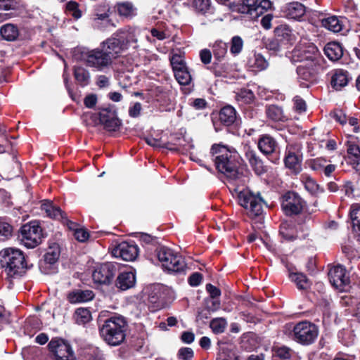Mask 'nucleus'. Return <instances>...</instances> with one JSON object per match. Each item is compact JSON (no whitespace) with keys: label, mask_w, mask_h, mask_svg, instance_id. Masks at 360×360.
Here are the masks:
<instances>
[{"label":"nucleus","mask_w":360,"mask_h":360,"mask_svg":"<svg viewBox=\"0 0 360 360\" xmlns=\"http://www.w3.org/2000/svg\"><path fill=\"white\" fill-rule=\"evenodd\" d=\"M304 188L312 195H319L324 192V189L321 187L312 178L307 177L304 181Z\"/></svg>","instance_id":"864d4df0"},{"label":"nucleus","mask_w":360,"mask_h":360,"mask_svg":"<svg viewBox=\"0 0 360 360\" xmlns=\"http://www.w3.org/2000/svg\"><path fill=\"white\" fill-rule=\"evenodd\" d=\"M114 281L115 286L121 290H127L133 288L136 284V274L132 271H124L117 274Z\"/></svg>","instance_id":"c85d7f7f"},{"label":"nucleus","mask_w":360,"mask_h":360,"mask_svg":"<svg viewBox=\"0 0 360 360\" xmlns=\"http://www.w3.org/2000/svg\"><path fill=\"white\" fill-rule=\"evenodd\" d=\"M243 47V41L240 36H234L231 40L230 52L233 56L238 55Z\"/></svg>","instance_id":"6e6d98bb"},{"label":"nucleus","mask_w":360,"mask_h":360,"mask_svg":"<svg viewBox=\"0 0 360 360\" xmlns=\"http://www.w3.org/2000/svg\"><path fill=\"white\" fill-rule=\"evenodd\" d=\"M292 340L302 345H309L314 343L319 335V328L313 323L303 321L293 326Z\"/></svg>","instance_id":"9b49d317"},{"label":"nucleus","mask_w":360,"mask_h":360,"mask_svg":"<svg viewBox=\"0 0 360 360\" xmlns=\"http://www.w3.org/2000/svg\"><path fill=\"white\" fill-rule=\"evenodd\" d=\"M330 116L341 125L345 124L347 122V115L342 109H335L330 112Z\"/></svg>","instance_id":"69168bd1"},{"label":"nucleus","mask_w":360,"mask_h":360,"mask_svg":"<svg viewBox=\"0 0 360 360\" xmlns=\"http://www.w3.org/2000/svg\"><path fill=\"white\" fill-rule=\"evenodd\" d=\"M66 300L72 304L88 302L90 300V290L75 289L69 291L66 295Z\"/></svg>","instance_id":"f704fd0d"},{"label":"nucleus","mask_w":360,"mask_h":360,"mask_svg":"<svg viewBox=\"0 0 360 360\" xmlns=\"http://www.w3.org/2000/svg\"><path fill=\"white\" fill-rule=\"evenodd\" d=\"M352 229L355 233L356 240L360 242V206H352L349 212Z\"/></svg>","instance_id":"58836bf2"},{"label":"nucleus","mask_w":360,"mask_h":360,"mask_svg":"<svg viewBox=\"0 0 360 360\" xmlns=\"http://www.w3.org/2000/svg\"><path fill=\"white\" fill-rule=\"evenodd\" d=\"M217 120L221 125L226 127L233 134H237L242 123L240 115L231 105H226L220 108Z\"/></svg>","instance_id":"4468645a"},{"label":"nucleus","mask_w":360,"mask_h":360,"mask_svg":"<svg viewBox=\"0 0 360 360\" xmlns=\"http://www.w3.org/2000/svg\"><path fill=\"white\" fill-rule=\"evenodd\" d=\"M265 45L268 50L272 51L274 53L279 52L284 46L279 41L276 40L275 37L273 39H269Z\"/></svg>","instance_id":"0e129e2a"},{"label":"nucleus","mask_w":360,"mask_h":360,"mask_svg":"<svg viewBox=\"0 0 360 360\" xmlns=\"http://www.w3.org/2000/svg\"><path fill=\"white\" fill-rule=\"evenodd\" d=\"M193 350L190 347H181L177 353L179 360H193Z\"/></svg>","instance_id":"e2e57ef3"},{"label":"nucleus","mask_w":360,"mask_h":360,"mask_svg":"<svg viewBox=\"0 0 360 360\" xmlns=\"http://www.w3.org/2000/svg\"><path fill=\"white\" fill-rule=\"evenodd\" d=\"M111 253L115 257L131 262L138 257L139 248L134 242L122 241L112 249Z\"/></svg>","instance_id":"a211bd4d"},{"label":"nucleus","mask_w":360,"mask_h":360,"mask_svg":"<svg viewBox=\"0 0 360 360\" xmlns=\"http://www.w3.org/2000/svg\"><path fill=\"white\" fill-rule=\"evenodd\" d=\"M272 353L274 357H277L281 360H289L292 357V349L285 345L274 346L272 347Z\"/></svg>","instance_id":"09e8293b"},{"label":"nucleus","mask_w":360,"mask_h":360,"mask_svg":"<svg viewBox=\"0 0 360 360\" xmlns=\"http://www.w3.org/2000/svg\"><path fill=\"white\" fill-rule=\"evenodd\" d=\"M345 146H347L346 161L347 164L360 174V146L352 141H346Z\"/></svg>","instance_id":"393cba45"},{"label":"nucleus","mask_w":360,"mask_h":360,"mask_svg":"<svg viewBox=\"0 0 360 360\" xmlns=\"http://www.w3.org/2000/svg\"><path fill=\"white\" fill-rule=\"evenodd\" d=\"M319 20L322 27L331 32H338L342 30V25L339 18L335 15L323 18Z\"/></svg>","instance_id":"4c0bfd02"},{"label":"nucleus","mask_w":360,"mask_h":360,"mask_svg":"<svg viewBox=\"0 0 360 360\" xmlns=\"http://www.w3.org/2000/svg\"><path fill=\"white\" fill-rule=\"evenodd\" d=\"M72 59L77 62H84L89 66L90 63V50L86 47H75L72 51Z\"/></svg>","instance_id":"79ce46f5"},{"label":"nucleus","mask_w":360,"mask_h":360,"mask_svg":"<svg viewBox=\"0 0 360 360\" xmlns=\"http://www.w3.org/2000/svg\"><path fill=\"white\" fill-rule=\"evenodd\" d=\"M66 12L75 20L79 19L82 16V11L79 9V4L75 1H70L66 4Z\"/></svg>","instance_id":"4d7b16f0"},{"label":"nucleus","mask_w":360,"mask_h":360,"mask_svg":"<svg viewBox=\"0 0 360 360\" xmlns=\"http://www.w3.org/2000/svg\"><path fill=\"white\" fill-rule=\"evenodd\" d=\"M227 322L224 318L213 319L210 323V327L214 334H221L225 331Z\"/></svg>","instance_id":"603ef678"},{"label":"nucleus","mask_w":360,"mask_h":360,"mask_svg":"<svg viewBox=\"0 0 360 360\" xmlns=\"http://www.w3.org/2000/svg\"><path fill=\"white\" fill-rule=\"evenodd\" d=\"M141 242L146 244V245H152L155 246V248L160 245L158 243V238L155 236H153L150 234L146 233H141L140 236Z\"/></svg>","instance_id":"338daca9"},{"label":"nucleus","mask_w":360,"mask_h":360,"mask_svg":"<svg viewBox=\"0 0 360 360\" xmlns=\"http://www.w3.org/2000/svg\"><path fill=\"white\" fill-rule=\"evenodd\" d=\"M161 292L159 289L154 288L150 290L148 294V302L152 304L150 307L153 308V311L160 309L162 307V302L160 300Z\"/></svg>","instance_id":"8fccbe9b"},{"label":"nucleus","mask_w":360,"mask_h":360,"mask_svg":"<svg viewBox=\"0 0 360 360\" xmlns=\"http://www.w3.org/2000/svg\"><path fill=\"white\" fill-rule=\"evenodd\" d=\"M255 334L252 332L244 333L241 337V345L245 349H252L255 347Z\"/></svg>","instance_id":"5fc2aeb1"},{"label":"nucleus","mask_w":360,"mask_h":360,"mask_svg":"<svg viewBox=\"0 0 360 360\" xmlns=\"http://www.w3.org/2000/svg\"><path fill=\"white\" fill-rule=\"evenodd\" d=\"M245 157L255 174L261 176L268 171L267 166L264 165L262 159L250 146L245 147Z\"/></svg>","instance_id":"4be33fe9"},{"label":"nucleus","mask_w":360,"mask_h":360,"mask_svg":"<svg viewBox=\"0 0 360 360\" xmlns=\"http://www.w3.org/2000/svg\"><path fill=\"white\" fill-rule=\"evenodd\" d=\"M328 278L332 285L340 290H346L349 287V277L347 275L346 269L340 264L329 270Z\"/></svg>","instance_id":"6ab92c4d"},{"label":"nucleus","mask_w":360,"mask_h":360,"mask_svg":"<svg viewBox=\"0 0 360 360\" xmlns=\"http://www.w3.org/2000/svg\"><path fill=\"white\" fill-rule=\"evenodd\" d=\"M303 155L301 146L298 144L287 145L283 162L285 168L294 174H298L302 171Z\"/></svg>","instance_id":"2eb2a0df"},{"label":"nucleus","mask_w":360,"mask_h":360,"mask_svg":"<svg viewBox=\"0 0 360 360\" xmlns=\"http://www.w3.org/2000/svg\"><path fill=\"white\" fill-rule=\"evenodd\" d=\"M239 204L247 210L250 218L260 217L264 212L265 201L260 193H254L249 189H243L238 195Z\"/></svg>","instance_id":"6e6552de"},{"label":"nucleus","mask_w":360,"mask_h":360,"mask_svg":"<svg viewBox=\"0 0 360 360\" xmlns=\"http://www.w3.org/2000/svg\"><path fill=\"white\" fill-rule=\"evenodd\" d=\"M13 231V226L4 219L0 218V241H6L10 239Z\"/></svg>","instance_id":"3c124183"},{"label":"nucleus","mask_w":360,"mask_h":360,"mask_svg":"<svg viewBox=\"0 0 360 360\" xmlns=\"http://www.w3.org/2000/svg\"><path fill=\"white\" fill-rule=\"evenodd\" d=\"M192 6L198 14L206 15L213 13L210 0H193Z\"/></svg>","instance_id":"c03bdc74"},{"label":"nucleus","mask_w":360,"mask_h":360,"mask_svg":"<svg viewBox=\"0 0 360 360\" xmlns=\"http://www.w3.org/2000/svg\"><path fill=\"white\" fill-rule=\"evenodd\" d=\"M274 33L276 40L285 46L292 45L295 39L292 28L287 24L277 25L274 28Z\"/></svg>","instance_id":"a878e982"},{"label":"nucleus","mask_w":360,"mask_h":360,"mask_svg":"<svg viewBox=\"0 0 360 360\" xmlns=\"http://www.w3.org/2000/svg\"><path fill=\"white\" fill-rule=\"evenodd\" d=\"M74 76L77 82L82 86L89 84V74L88 70L81 66L74 67Z\"/></svg>","instance_id":"49530a36"},{"label":"nucleus","mask_w":360,"mask_h":360,"mask_svg":"<svg viewBox=\"0 0 360 360\" xmlns=\"http://www.w3.org/2000/svg\"><path fill=\"white\" fill-rule=\"evenodd\" d=\"M73 318L77 324L85 326L90 322V308L79 307L76 309L73 314Z\"/></svg>","instance_id":"ea45409f"},{"label":"nucleus","mask_w":360,"mask_h":360,"mask_svg":"<svg viewBox=\"0 0 360 360\" xmlns=\"http://www.w3.org/2000/svg\"><path fill=\"white\" fill-rule=\"evenodd\" d=\"M60 255V248L58 244L53 243L50 245L46 253L44 255V263L45 264L53 265L58 262Z\"/></svg>","instance_id":"e433bc0d"},{"label":"nucleus","mask_w":360,"mask_h":360,"mask_svg":"<svg viewBox=\"0 0 360 360\" xmlns=\"http://www.w3.org/2000/svg\"><path fill=\"white\" fill-rule=\"evenodd\" d=\"M91 270V279L96 288L111 285L119 272L120 265L116 262L97 263Z\"/></svg>","instance_id":"423d86ee"},{"label":"nucleus","mask_w":360,"mask_h":360,"mask_svg":"<svg viewBox=\"0 0 360 360\" xmlns=\"http://www.w3.org/2000/svg\"><path fill=\"white\" fill-rule=\"evenodd\" d=\"M269 0H240L231 4L232 11L248 14L252 18H257L271 7Z\"/></svg>","instance_id":"1a4fd4ad"},{"label":"nucleus","mask_w":360,"mask_h":360,"mask_svg":"<svg viewBox=\"0 0 360 360\" xmlns=\"http://www.w3.org/2000/svg\"><path fill=\"white\" fill-rule=\"evenodd\" d=\"M331 87L335 91H341L352 80L349 72L343 69H335L330 73Z\"/></svg>","instance_id":"b1692460"},{"label":"nucleus","mask_w":360,"mask_h":360,"mask_svg":"<svg viewBox=\"0 0 360 360\" xmlns=\"http://www.w3.org/2000/svg\"><path fill=\"white\" fill-rule=\"evenodd\" d=\"M279 234L287 241H293L297 238L294 227L288 221L281 224L279 226Z\"/></svg>","instance_id":"a19ab883"},{"label":"nucleus","mask_w":360,"mask_h":360,"mask_svg":"<svg viewBox=\"0 0 360 360\" xmlns=\"http://www.w3.org/2000/svg\"><path fill=\"white\" fill-rule=\"evenodd\" d=\"M288 278L294 283L298 290L308 292L312 285L311 281L302 272L296 271V268H288Z\"/></svg>","instance_id":"5701e85b"},{"label":"nucleus","mask_w":360,"mask_h":360,"mask_svg":"<svg viewBox=\"0 0 360 360\" xmlns=\"http://www.w3.org/2000/svg\"><path fill=\"white\" fill-rule=\"evenodd\" d=\"M269 63L261 53H255L254 55V62L252 65V67L257 69V70H265Z\"/></svg>","instance_id":"bf43d9fd"},{"label":"nucleus","mask_w":360,"mask_h":360,"mask_svg":"<svg viewBox=\"0 0 360 360\" xmlns=\"http://www.w3.org/2000/svg\"><path fill=\"white\" fill-rule=\"evenodd\" d=\"M228 51V44L222 41H217L212 46V53L214 60H224Z\"/></svg>","instance_id":"a18cd8bd"},{"label":"nucleus","mask_w":360,"mask_h":360,"mask_svg":"<svg viewBox=\"0 0 360 360\" xmlns=\"http://www.w3.org/2000/svg\"><path fill=\"white\" fill-rule=\"evenodd\" d=\"M305 6L297 1L287 4L283 9V13L288 19L299 20L306 13Z\"/></svg>","instance_id":"cd10ccee"},{"label":"nucleus","mask_w":360,"mask_h":360,"mask_svg":"<svg viewBox=\"0 0 360 360\" xmlns=\"http://www.w3.org/2000/svg\"><path fill=\"white\" fill-rule=\"evenodd\" d=\"M174 75L175 79L181 85H188L192 80L191 73L187 66L174 71Z\"/></svg>","instance_id":"de8ad7c7"},{"label":"nucleus","mask_w":360,"mask_h":360,"mask_svg":"<svg viewBox=\"0 0 360 360\" xmlns=\"http://www.w3.org/2000/svg\"><path fill=\"white\" fill-rule=\"evenodd\" d=\"M21 241L27 248H34L41 243L42 229L37 221L22 225L20 229Z\"/></svg>","instance_id":"ddd939ff"},{"label":"nucleus","mask_w":360,"mask_h":360,"mask_svg":"<svg viewBox=\"0 0 360 360\" xmlns=\"http://www.w3.org/2000/svg\"><path fill=\"white\" fill-rule=\"evenodd\" d=\"M48 348L56 360H74V353L69 342L61 338H53Z\"/></svg>","instance_id":"f3484780"},{"label":"nucleus","mask_w":360,"mask_h":360,"mask_svg":"<svg viewBox=\"0 0 360 360\" xmlns=\"http://www.w3.org/2000/svg\"><path fill=\"white\" fill-rule=\"evenodd\" d=\"M216 77H226L231 70V65L224 60H214L212 65L207 67Z\"/></svg>","instance_id":"72a5a7b5"},{"label":"nucleus","mask_w":360,"mask_h":360,"mask_svg":"<svg viewBox=\"0 0 360 360\" xmlns=\"http://www.w3.org/2000/svg\"><path fill=\"white\" fill-rule=\"evenodd\" d=\"M202 280V275L199 272H194L188 277V282L191 286H198Z\"/></svg>","instance_id":"774afa93"},{"label":"nucleus","mask_w":360,"mask_h":360,"mask_svg":"<svg viewBox=\"0 0 360 360\" xmlns=\"http://www.w3.org/2000/svg\"><path fill=\"white\" fill-rule=\"evenodd\" d=\"M281 210L288 217L297 216L298 225L305 224L311 219L310 213L304 212L306 201L295 191H288L280 198Z\"/></svg>","instance_id":"20e7f679"},{"label":"nucleus","mask_w":360,"mask_h":360,"mask_svg":"<svg viewBox=\"0 0 360 360\" xmlns=\"http://www.w3.org/2000/svg\"><path fill=\"white\" fill-rule=\"evenodd\" d=\"M116 36L124 39L126 43V50L128 49L129 44L132 42H136V39L134 32L130 30H119L116 32Z\"/></svg>","instance_id":"13d9d810"},{"label":"nucleus","mask_w":360,"mask_h":360,"mask_svg":"<svg viewBox=\"0 0 360 360\" xmlns=\"http://www.w3.org/2000/svg\"><path fill=\"white\" fill-rule=\"evenodd\" d=\"M293 108L299 114L303 113L307 110V103L300 96H295L293 99Z\"/></svg>","instance_id":"052dcab7"},{"label":"nucleus","mask_w":360,"mask_h":360,"mask_svg":"<svg viewBox=\"0 0 360 360\" xmlns=\"http://www.w3.org/2000/svg\"><path fill=\"white\" fill-rule=\"evenodd\" d=\"M112 11L124 19H131L136 15V8L130 1L117 2L112 7Z\"/></svg>","instance_id":"c756f323"},{"label":"nucleus","mask_w":360,"mask_h":360,"mask_svg":"<svg viewBox=\"0 0 360 360\" xmlns=\"http://www.w3.org/2000/svg\"><path fill=\"white\" fill-rule=\"evenodd\" d=\"M255 98L254 92L246 88L240 89L236 95V99L238 102L247 105L254 103Z\"/></svg>","instance_id":"37998d69"},{"label":"nucleus","mask_w":360,"mask_h":360,"mask_svg":"<svg viewBox=\"0 0 360 360\" xmlns=\"http://www.w3.org/2000/svg\"><path fill=\"white\" fill-rule=\"evenodd\" d=\"M170 63L173 72L179 70V68L180 69L186 67L185 60L179 54H174L170 58Z\"/></svg>","instance_id":"680f3d73"},{"label":"nucleus","mask_w":360,"mask_h":360,"mask_svg":"<svg viewBox=\"0 0 360 360\" xmlns=\"http://www.w3.org/2000/svg\"><path fill=\"white\" fill-rule=\"evenodd\" d=\"M0 266L11 283L13 279L22 277L28 269L32 267L29 264L27 256L20 249L7 248L0 251Z\"/></svg>","instance_id":"f03ea898"},{"label":"nucleus","mask_w":360,"mask_h":360,"mask_svg":"<svg viewBox=\"0 0 360 360\" xmlns=\"http://www.w3.org/2000/svg\"><path fill=\"white\" fill-rule=\"evenodd\" d=\"M210 153L218 172L231 180L240 178L239 168L242 159L236 149L222 143H214Z\"/></svg>","instance_id":"f257e3e1"},{"label":"nucleus","mask_w":360,"mask_h":360,"mask_svg":"<svg viewBox=\"0 0 360 360\" xmlns=\"http://www.w3.org/2000/svg\"><path fill=\"white\" fill-rule=\"evenodd\" d=\"M112 60L110 55H108L102 48L101 50H91V67L102 70L111 64Z\"/></svg>","instance_id":"bb28decb"},{"label":"nucleus","mask_w":360,"mask_h":360,"mask_svg":"<svg viewBox=\"0 0 360 360\" xmlns=\"http://www.w3.org/2000/svg\"><path fill=\"white\" fill-rule=\"evenodd\" d=\"M124 40V38L117 37L115 32L110 38L101 43V48L110 55L112 59L116 58L126 50V43Z\"/></svg>","instance_id":"412c9836"},{"label":"nucleus","mask_w":360,"mask_h":360,"mask_svg":"<svg viewBox=\"0 0 360 360\" xmlns=\"http://www.w3.org/2000/svg\"><path fill=\"white\" fill-rule=\"evenodd\" d=\"M265 113L267 118L274 122H285L288 120V117L284 112L283 108L278 105L271 104L266 105Z\"/></svg>","instance_id":"473e14b6"},{"label":"nucleus","mask_w":360,"mask_h":360,"mask_svg":"<svg viewBox=\"0 0 360 360\" xmlns=\"http://www.w3.org/2000/svg\"><path fill=\"white\" fill-rule=\"evenodd\" d=\"M324 53L331 61H338L343 56L344 48L342 45L337 41H330L326 44Z\"/></svg>","instance_id":"2f4dec72"},{"label":"nucleus","mask_w":360,"mask_h":360,"mask_svg":"<svg viewBox=\"0 0 360 360\" xmlns=\"http://www.w3.org/2000/svg\"><path fill=\"white\" fill-rule=\"evenodd\" d=\"M97 322L101 337L108 345L117 346L124 341L128 328L126 317L114 314L103 320V316L100 314Z\"/></svg>","instance_id":"7ed1b4c3"},{"label":"nucleus","mask_w":360,"mask_h":360,"mask_svg":"<svg viewBox=\"0 0 360 360\" xmlns=\"http://www.w3.org/2000/svg\"><path fill=\"white\" fill-rule=\"evenodd\" d=\"M0 34L4 40L13 41L19 36V30L17 25L12 23H6L0 27Z\"/></svg>","instance_id":"c9c22d12"},{"label":"nucleus","mask_w":360,"mask_h":360,"mask_svg":"<svg viewBox=\"0 0 360 360\" xmlns=\"http://www.w3.org/2000/svg\"><path fill=\"white\" fill-rule=\"evenodd\" d=\"M112 13V7L105 1L95 6L94 26L101 30H105L110 26L115 27L116 25L109 18Z\"/></svg>","instance_id":"dca6fc26"},{"label":"nucleus","mask_w":360,"mask_h":360,"mask_svg":"<svg viewBox=\"0 0 360 360\" xmlns=\"http://www.w3.org/2000/svg\"><path fill=\"white\" fill-rule=\"evenodd\" d=\"M290 58L292 63H301V64H309L312 60H322L316 46H312L311 51L306 48H295Z\"/></svg>","instance_id":"aec40b11"},{"label":"nucleus","mask_w":360,"mask_h":360,"mask_svg":"<svg viewBox=\"0 0 360 360\" xmlns=\"http://www.w3.org/2000/svg\"><path fill=\"white\" fill-rule=\"evenodd\" d=\"M259 151L275 165L280 163L281 150L277 141L270 134H264L259 136L257 141Z\"/></svg>","instance_id":"f8f14e48"},{"label":"nucleus","mask_w":360,"mask_h":360,"mask_svg":"<svg viewBox=\"0 0 360 360\" xmlns=\"http://www.w3.org/2000/svg\"><path fill=\"white\" fill-rule=\"evenodd\" d=\"M321 61L312 60L309 64H300L297 67L296 72L301 87L308 88L318 82L319 73L323 69Z\"/></svg>","instance_id":"9d476101"},{"label":"nucleus","mask_w":360,"mask_h":360,"mask_svg":"<svg viewBox=\"0 0 360 360\" xmlns=\"http://www.w3.org/2000/svg\"><path fill=\"white\" fill-rule=\"evenodd\" d=\"M155 255L165 271L175 274L186 271V264L184 259L172 248L158 245L155 249Z\"/></svg>","instance_id":"39448f33"},{"label":"nucleus","mask_w":360,"mask_h":360,"mask_svg":"<svg viewBox=\"0 0 360 360\" xmlns=\"http://www.w3.org/2000/svg\"><path fill=\"white\" fill-rule=\"evenodd\" d=\"M41 207V210L44 211L49 218L58 220L60 222L66 215L65 212L49 200H44Z\"/></svg>","instance_id":"7c9ffc66"},{"label":"nucleus","mask_w":360,"mask_h":360,"mask_svg":"<svg viewBox=\"0 0 360 360\" xmlns=\"http://www.w3.org/2000/svg\"><path fill=\"white\" fill-rule=\"evenodd\" d=\"M91 122L103 125L108 131H117L122 126L115 106L109 103L101 105L97 112H91Z\"/></svg>","instance_id":"0eeeda50"}]
</instances>
